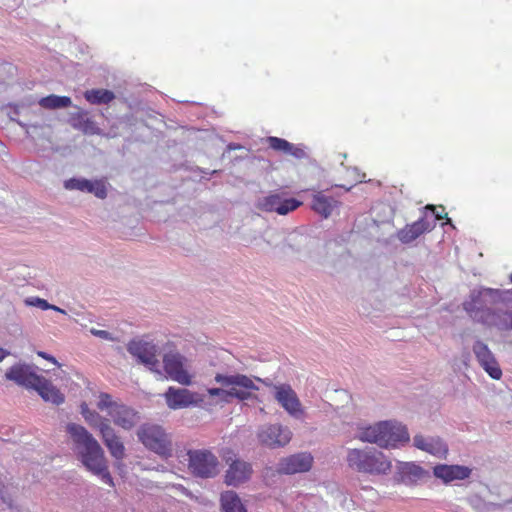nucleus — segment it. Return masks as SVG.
<instances>
[{
	"mask_svg": "<svg viewBox=\"0 0 512 512\" xmlns=\"http://www.w3.org/2000/svg\"><path fill=\"white\" fill-rule=\"evenodd\" d=\"M313 457L310 453L301 452L282 458L278 463L277 471L280 474H296L307 472L311 469Z\"/></svg>",
	"mask_w": 512,
	"mask_h": 512,
	"instance_id": "nucleus-17",
	"label": "nucleus"
},
{
	"mask_svg": "<svg viewBox=\"0 0 512 512\" xmlns=\"http://www.w3.org/2000/svg\"><path fill=\"white\" fill-rule=\"evenodd\" d=\"M72 104L68 96L49 95L39 100V105L45 109L66 108Z\"/></svg>",
	"mask_w": 512,
	"mask_h": 512,
	"instance_id": "nucleus-29",
	"label": "nucleus"
},
{
	"mask_svg": "<svg viewBox=\"0 0 512 512\" xmlns=\"http://www.w3.org/2000/svg\"><path fill=\"white\" fill-rule=\"evenodd\" d=\"M85 99L94 105L109 104L115 99V94L107 89H90L84 93Z\"/></svg>",
	"mask_w": 512,
	"mask_h": 512,
	"instance_id": "nucleus-28",
	"label": "nucleus"
},
{
	"mask_svg": "<svg viewBox=\"0 0 512 512\" xmlns=\"http://www.w3.org/2000/svg\"><path fill=\"white\" fill-rule=\"evenodd\" d=\"M433 225L425 218L422 217L419 220L407 224L405 227L397 232V238L404 244L411 243L416 240L419 236L425 232L431 231Z\"/></svg>",
	"mask_w": 512,
	"mask_h": 512,
	"instance_id": "nucleus-20",
	"label": "nucleus"
},
{
	"mask_svg": "<svg viewBox=\"0 0 512 512\" xmlns=\"http://www.w3.org/2000/svg\"><path fill=\"white\" fill-rule=\"evenodd\" d=\"M283 191H274L257 202V208L264 212L287 215L297 210L303 203L295 198H287Z\"/></svg>",
	"mask_w": 512,
	"mask_h": 512,
	"instance_id": "nucleus-10",
	"label": "nucleus"
},
{
	"mask_svg": "<svg viewBox=\"0 0 512 512\" xmlns=\"http://www.w3.org/2000/svg\"><path fill=\"white\" fill-rule=\"evenodd\" d=\"M81 414L86 420V422L93 428L99 429L100 424L103 421H108L109 419L103 418L98 412L91 410L86 403H82L81 406Z\"/></svg>",
	"mask_w": 512,
	"mask_h": 512,
	"instance_id": "nucleus-30",
	"label": "nucleus"
},
{
	"mask_svg": "<svg viewBox=\"0 0 512 512\" xmlns=\"http://www.w3.org/2000/svg\"><path fill=\"white\" fill-rule=\"evenodd\" d=\"M26 304H28L30 306H37V307L41 308L42 310H48L51 307V304H49L46 300L38 298V297L32 298V299H27Z\"/></svg>",
	"mask_w": 512,
	"mask_h": 512,
	"instance_id": "nucleus-34",
	"label": "nucleus"
},
{
	"mask_svg": "<svg viewBox=\"0 0 512 512\" xmlns=\"http://www.w3.org/2000/svg\"><path fill=\"white\" fill-rule=\"evenodd\" d=\"M66 430L76 446L82 464L102 482L113 487L114 481L108 469L107 459L98 441L79 424L69 423Z\"/></svg>",
	"mask_w": 512,
	"mask_h": 512,
	"instance_id": "nucleus-2",
	"label": "nucleus"
},
{
	"mask_svg": "<svg viewBox=\"0 0 512 512\" xmlns=\"http://www.w3.org/2000/svg\"><path fill=\"white\" fill-rule=\"evenodd\" d=\"M414 446L438 458H445L448 453L447 445L438 437L416 435L414 437Z\"/></svg>",
	"mask_w": 512,
	"mask_h": 512,
	"instance_id": "nucleus-23",
	"label": "nucleus"
},
{
	"mask_svg": "<svg viewBox=\"0 0 512 512\" xmlns=\"http://www.w3.org/2000/svg\"><path fill=\"white\" fill-rule=\"evenodd\" d=\"M339 205L337 199L326 195L324 191H318L312 196L311 209L324 219L329 218Z\"/></svg>",
	"mask_w": 512,
	"mask_h": 512,
	"instance_id": "nucleus-22",
	"label": "nucleus"
},
{
	"mask_svg": "<svg viewBox=\"0 0 512 512\" xmlns=\"http://www.w3.org/2000/svg\"><path fill=\"white\" fill-rule=\"evenodd\" d=\"M220 503L224 512H247L240 497L234 491H225L221 494Z\"/></svg>",
	"mask_w": 512,
	"mask_h": 512,
	"instance_id": "nucleus-27",
	"label": "nucleus"
},
{
	"mask_svg": "<svg viewBox=\"0 0 512 512\" xmlns=\"http://www.w3.org/2000/svg\"><path fill=\"white\" fill-rule=\"evenodd\" d=\"M357 437L362 442L375 443L383 448H394L410 440L407 428L392 421H382L361 428Z\"/></svg>",
	"mask_w": 512,
	"mask_h": 512,
	"instance_id": "nucleus-3",
	"label": "nucleus"
},
{
	"mask_svg": "<svg viewBox=\"0 0 512 512\" xmlns=\"http://www.w3.org/2000/svg\"><path fill=\"white\" fill-rule=\"evenodd\" d=\"M347 464L359 473L370 475L387 474L392 468L391 461L376 449L348 450Z\"/></svg>",
	"mask_w": 512,
	"mask_h": 512,
	"instance_id": "nucleus-4",
	"label": "nucleus"
},
{
	"mask_svg": "<svg viewBox=\"0 0 512 512\" xmlns=\"http://www.w3.org/2000/svg\"><path fill=\"white\" fill-rule=\"evenodd\" d=\"M188 469L195 477L208 479L219 473V460L208 449H191L187 452Z\"/></svg>",
	"mask_w": 512,
	"mask_h": 512,
	"instance_id": "nucleus-6",
	"label": "nucleus"
},
{
	"mask_svg": "<svg viewBox=\"0 0 512 512\" xmlns=\"http://www.w3.org/2000/svg\"><path fill=\"white\" fill-rule=\"evenodd\" d=\"M266 142L269 148L274 151L293 156L296 159H303L306 157L305 149L302 146L294 145L283 138L270 136L266 139Z\"/></svg>",
	"mask_w": 512,
	"mask_h": 512,
	"instance_id": "nucleus-24",
	"label": "nucleus"
},
{
	"mask_svg": "<svg viewBox=\"0 0 512 512\" xmlns=\"http://www.w3.org/2000/svg\"><path fill=\"white\" fill-rule=\"evenodd\" d=\"M186 358L178 352L166 353L163 356V368L166 378L183 386L192 384L193 375L186 367Z\"/></svg>",
	"mask_w": 512,
	"mask_h": 512,
	"instance_id": "nucleus-11",
	"label": "nucleus"
},
{
	"mask_svg": "<svg viewBox=\"0 0 512 512\" xmlns=\"http://www.w3.org/2000/svg\"><path fill=\"white\" fill-rule=\"evenodd\" d=\"M215 381L227 388L229 397L242 401L249 399L251 392L258 389L253 380L243 374L223 375L218 373L215 376Z\"/></svg>",
	"mask_w": 512,
	"mask_h": 512,
	"instance_id": "nucleus-9",
	"label": "nucleus"
},
{
	"mask_svg": "<svg viewBox=\"0 0 512 512\" xmlns=\"http://www.w3.org/2000/svg\"><path fill=\"white\" fill-rule=\"evenodd\" d=\"M512 283V273L509 275ZM465 311L477 322L500 330L512 329V292L485 288L473 292L463 304Z\"/></svg>",
	"mask_w": 512,
	"mask_h": 512,
	"instance_id": "nucleus-1",
	"label": "nucleus"
},
{
	"mask_svg": "<svg viewBox=\"0 0 512 512\" xmlns=\"http://www.w3.org/2000/svg\"><path fill=\"white\" fill-rule=\"evenodd\" d=\"M90 186V180L84 178H70L64 182V187L67 190H79L87 192Z\"/></svg>",
	"mask_w": 512,
	"mask_h": 512,
	"instance_id": "nucleus-32",
	"label": "nucleus"
},
{
	"mask_svg": "<svg viewBox=\"0 0 512 512\" xmlns=\"http://www.w3.org/2000/svg\"><path fill=\"white\" fill-rule=\"evenodd\" d=\"M98 432L110 455L116 460H123L126 456L125 446L120 436L111 426L110 420L103 421L99 426Z\"/></svg>",
	"mask_w": 512,
	"mask_h": 512,
	"instance_id": "nucleus-16",
	"label": "nucleus"
},
{
	"mask_svg": "<svg viewBox=\"0 0 512 512\" xmlns=\"http://www.w3.org/2000/svg\"><path fill=\"white\" fill-rule=\"evenodd\" d=\"M87 193L94 194L97 198L104 199L107 196L106 181L103 179L90 180V186L88 187Z\"/></svg>",
	"mask_w": 512,
	"mask_h": 512,
	"instance_id": "nucleus-31",
	"label": "nucleus"
},
{
	"mask_svg": "<svg viewBox=\"0 0 512 512\" xmlns=\"http://www.w3.org/2000/svg\"><path fill=\"white\" fill-rule=\"evenodd\" d=\"M436 218L437 219H442L443 218V216L441 215V212H438V214H436Z\"/></svg>",
	"mask_w": 512,
	"mask_h": 512,
	"instance_id": "nucleus-41",
	"label": "nucleus"
},
{
	"mask_svg": "<svg viewBox=\"0 0 512 512\" xmlns=\"http://www.w3.org/2000/svg\"><path fill=\"white\" fill-rule=\"evenodd\" d=\"M433 474L435 477L443 480V482L449 483L454 480L468 478L471 474V469L462 465L439 464L433 468Z\"/></svg>",
	"mask_w": 512,
	"mask_h": 512,
	"instance_id": "nucleus-21",
	"label": "nucleus"
},
{
	"mask_svg": "<svg viewBox=\"0 0 512 512\" xmlns=\"http://www.w3.org/2000/svg\"><path fill=\"white\" fill-rule=\"evenodd\" d=\"M5 377L20 386L33 389L42 376L37 375L29 365L16 364L6 371Z\"/></svg>",
	"mask_w": 512,
	"mask_h": 512,
	"instance_id": "nucleus-19",
	"label": "nucleus"
},
{
	"mask_svg": "<svg viewBox=\"0 0 512 512\" xmlns=\"http://www.w3.org/2000/svg\"><path fill=\"white\" fill-rule=\"evenodd\" d=\"M33 389H35L45 401H49L57 405L64 402V395L44 377L40 378L39 384H37Z\"/></svg>",
	"mask_w": 512,
	"mask_h": 512,
	"instance_id": "nucleus-25",
	"label": "nucleus"
},
{
	"mask_svg": "<svg viewBox=\"0 0 512 512\" xmlns=\"http://www.w3.org/2000/svg\"><path fill=\"white\" fill-rule=\"evenodd\" d=\"M167 406L172 410L196 407L204 402V397L186 388L168 387L164 393Z\"/></svg>",
	"mask_w": 512,
	"mask_h": 512,
	"instance_id": "nucleus-13",
	"label": "nucleus"
},
{
	"mask_svg": "<svg viewBox=\"0 0 512 512\" xmlns=\"http://www.w3.org/2000/svg\"><path fill=\"white\" fill-rule=\"evenodd\" d=\"M139 441L149 450L162 457H169L172 453L171 441L159 425L144 424L137 432Z\"/></svg>",
	"mask_w": 512,
	"mask_h": 512,
	"instance_id": "nucleus-7",
	"label": "nucleus"
},
{
	"mask_svg": "<svg viewBox=\"0 0 512 512\" xmlns=\"http://www.w3.org/2000/svg\"><path fill=\"white\" fill-rule=\"evenodd\" d=\"M402 472L413 480L421 478L424 474V470L420 466L411 463L406 464Z\"/></svg>",
	"mask_w": 512,
	"mask_h": 512,
	"instance_id": "nucleus-33",
	"label": "nucleus"
},
{
	"mask_svg": "<svg viewBox=\"0 0 512 512\" xmlns=\"http://www.w3.org/2000/svg\"><path fill=\"white\" fill-rule=\"evenodd\" d=\"M91 333L97 337H100L102 339L111 340L112 337L108 331L105 330H98V329H91Z\"/></svg>",
	"mask_w": 512,
	"mask_h": 512,
	"instance_id": "nucleus-36",
	"label": "nucleus"
},
{
	"mask_svg": "<svg viewBox=\"0 0 512 512\" xmlns=\"http://www.w3.org/2000/svg\"><path fill=\"white\" fill-rule=\"evenodd\" d=\"M127 350L139 363L161 375L157 358L158 347L155 344L141 339H133L127 344Z\"/></svg>",
	"mask_w": 512,
	"mask_h": 512,
	"instance_id": "nucleus-12",
	"label": "nucleus"
},
{
	"mask_svg": "<svg viewBox=\"0 0 512 512\" xmlns=\"http://www.w3.org/2000/svg\"><path fill=\"white\" fill-rule=\"evenodd\" d=\"M292 437V432L288 427L280 424H270L264 426L258 432V439L262 445L270 448L283 447L287 445Z\"/></svg>",
	"mask_w": 512,
	"mask_h": 512,
	"instance_id": "nucleus-15",
	"label": "nucleus"
},
{
	"mask_svg": "<svg viewBox=\"0 0 512 512\" xmlns=\"http://www.w3.org/2000/svg\"><path fill=\"white\" fill-rule=\"evenodd\" d=\"M274 398L278 404L292 417L304 416V408L297 393L289 384L274 385Z\"/></svg>",
	"mask_w": 512,
	"mask_h": 512,
	"instance_id": "nucleus-14",
	"label": "nucleus"
},
{
	"mask_svg": "<svg viewBox=\"0 0 512 512\" xmlns=\"http://www.w3.org/2000/svg\"><path fill=\"white\" fill-rule=\"evenodd\" d=\"M9 355V352L3 348H0V362Z\"/></svg>",
	"mask_w": 512,
	"mask_h": 512,
	"instance_id": "nucleus-38",
	"label": "nucleus"
},
{
	"mask_svg": "<svg viewBox=\"0 0 512 512\" xmlns=\"http://www.w3.org/2000/svg\"><path fill=\"white\" fill-rule=\"evenodd\" d=\"M473 352L485 372L492 379L500 380L502 377V370L488 346L482 341H476L473 345Z\"/></svg>",
	"mask_w": 512,
	"mask_h": 512,
	"instance_id": "nucleus-18",
	"label": "nucleus"
},
{
	"mask_svg": "<svg viewBox=\"0 0 512 512\" xmlns=\"http://www.w3.org/2000/svg\"><path fill=\"white\" fill-rule=\"evenodd\" d=\"M97 408L105 411L112 422L123 430H131L140 422V414L134 408L113 400L108 393L98 395Z\"/></svg>",
	"mask_w": 512,
	"mask_h": 512,
	"instance_id": "nucleus-5",
	"label": "nucleus"
},
{
	"mask_svg": "<svg viewBox=\"0 0 512 512\" xmlns=\"http://www.w3.org/2000/svg\"><path fill=\"white\" fill-rule=\"evenodd\" d=\"M436 218L437 219H442L443 218V216L441 215V212H438V214H436Z\"/></svg>",
	"mask_w": 512,
	"mask_h": 512,
	"instance_id": "nucleus-40",
	"label": "nucleus"
},
{
	"mask_svg": "<svg viewBox=\"0 0 512 512\" xmlns=\"http://www.w3.org/2000/svg\"><path fill=\"white\" fill-rule=\"evenodd\" d=\"M71 124L75 129L82 131L84 134H100L101 130L97 124L84 111H79L71 117Z\"/></svg>",
	"mask_w": 512,
	"mask_h": 512,
	"instance_id": "nucleus-26",
	"label": "nucleus"
},
{
	"mask_svg": "<svg viewBox=\"0 0 512 512\" xmlns=\"http://www.w3.org/2000/svg\"><path fill=\"white\" fill-rule=\"evenodd\" d=\"M49 309L55 310V311L63 313V314L66 313L65 310H63V309H61V308H59V307H57L55 305H52V304H51V307Z\"/></svg>",
	"mask_w": 512,
	"mask_h": 512,
	"instance_id": "nucleus-39",
	"label": "nucleus"
},
{
	"mask_svg": "<svg viewBox=\"0 0 512 512\" xmlns=\"http://www.w3.org/2000/svg\"><path fill=\"white\" fill-rule=\"evenodd\" d=\"M38 355H39L40 357H42V358H44V359H46V360H48V361H50V362H52V363H54V364H57V365H58L57 360H56L53 356H51V355L47 354L46 352L39 351V352H38Z\"/></svg>",
	"mask_w": 512,
	"mask_h": 512,
	"instance_id": "nucleus-37",
	"label": "nucleus"
},
{
	"mask_svg": "<svg viewBox=\"0 0 512 512\" xmlns=\"http://www.w3.org/2000/svg\"><path fill=\"white\" fill-rule=\"evenodd\" d=\"M222 458L227 465L224 475V483L227 486L238 487L251 479L253 474L251 463L238 458L230 449L223 453Z\"/></svg>",
	"mask_w": 512,
	"mask_h": 512,
	"instance_id": "nucleus-8",
	"label": "nucleus"
},
{
	"mask_svg": "<svg viewBox=\"0 0 512 512\" xmlns=\"http://www.w3.org/2000/svg\"><path fill=\"white\" fill-rule=\"evenodd\" d=\"M207 393L211 397H215V396L229 397L227 395V389H223V388H209V389H207Z\"/></svg>",
	"mask_w": 512,
	"mask_h": 512,
	"instance_id": "nucleus-35",
	"label": "nucleus"
}]
</instances>
